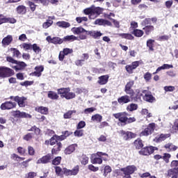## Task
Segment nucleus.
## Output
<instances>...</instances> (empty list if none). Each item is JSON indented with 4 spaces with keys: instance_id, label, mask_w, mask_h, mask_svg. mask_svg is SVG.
Returning a JSON list of instances; mask_svg holds the SVG:
<instances>
[{
    "instance_id": "1",
    "label": "nucleus",
    "mask_w": 178,
    "mask_h": 178,
    "mask_svg": "<svg viewBox=\"0 0 178 178\" xmlns=\"http://www.w3.org/2000/svg\"><path fill=\"white\" fill-rule=\"evenodd\" d=\"M60 148H62V143H57L56 145H55L54 148L51 150V154H47L42 156L37 161L36 163H49V162L54 159V154H56L58 151H60Z\"/></svg>"
},
{
    "instance_id": "2",
    "label": "nucleus",
    "mask_w": 178,
    "mask_h": 178,
    "mask_svg": "<svg viewBox=\"0 0 178 178\" xmlns=\"http://www.w3.org/2000/svg\"><path fill=\"white\" fill-rule=\"evenodd\" d=\"M136 98H141V97H143V99L147 102H154L155 101V97H153L151 93L147 92V90L141 92L140 90H136Z\"/></svg>"
},
{
    "instance_id": "3",
    "label": "nucleus",
    "mask_w": 178,
    "mask_h": 178,
    "mask_svg": "<svg viewBox=\"0 0 178 178\" xmlns=\"http://www.w3.org/2000/svg\"><path fill=\"white\" fill-rule=\"evenodd\" d=\"M71 31L73 33V34L79 35V40H86L87 38V36L86 35H81V34H84V33H86L87 34V33H88V31H86L81 26L73 27L72 29H71Z\"/></svg>"
},
{
    "instance_id": "4",
    "label": "nucleus",
    "mask_w": 178,
    "mask_h": 178,
    "mask_svg": "<svg viewBox=\"0 0 178 178\" xmlns=\"http://www.w3.org/2000/svg\"><path fill=\"white\" fill-rule=\"evenodd\" d=\"M137 170V168L134 165H128L126 168H121V172H123L124 176L123 178H130V175H133Z\"/></svg>"
},
{
    "instance_id": "5",
    "label": "nucleus",
    "mask_w": 178,
    "mask_h": 178,
    "mask_svg": "<svg viewBox=\"0 0 178 178\" xmlns=\"http://www.w3.org/2000/svg\"><path fill=\"white\" fill-rule=\"evenodd\" d=\"M96 155L99 157H95L94 159H92L91 160L92 163H98L99 165H101V163H102V159L104 161H108V158L102 157V156H108V154L106 153L99 152L96 154Z\"/></svg>"
},
{
    "instance_id": "6",
    "label": "nucleus",
    "mask_w": 178,
    "mask_h": 178,
    "mask_svg": "<svg viewBox=\"0 0 178 178\" xmlns=\"http://www.w3.org/2000/svg\"><path fill=\"white\" fill-rule=\"evenodd\" d=\"M155 129V123L149 124L146 129L141 131L140 134V137L147 136L152 134Z\"/></svg>"
},
{
    "instance_id": "7",
    "label": "nucleus",
    "mask_w": 178,
    "mask_h": 178,
    "mask_svg": "<svg viewBox=\"0 0 178 178\" xmlns=\"http://www.w3.org/2000/svg\"><path fill=\"white\" fill-rule=\"evenodd\" d=\"M13 75V70L5 67H0V77H9Z\"/></svg>"
},
{
    "instance_id": "8",
    "label": "nucleus",
    "mask_w": 178,
    "mask_h": 178,
    "mask_svg": "<svg viewBox=\"0 0 178 178\" xmlns=\"http://www.w3.org/2000/svg\"><path fill=\"white\" fill-rule=\"evenodd\" d=\"M113 116L115 119H118L119 122H121V123H127V116H129V113L126 112L118 113L113 114Z\"/></svg>"
},
{
    "instance_id": "9",
    "label": "nucleus",
    "mask_w": 178,
    "mask_h": 178,
    "mask_svg": "<svg viewBox=\"0 0 178 178\" xmlns=\"http://www.w3.org/2000/svg\"><path fill=\"white\" fill-rule=\"evenodd\" d=\"M156 149H158V148L155 147H152V146L146 147L142 148L139 151V154L140 155H145V156L151 155V154H152L154 151H156Z\"/></svg>"
},
{
    "instance_id": "10",
    "label": "nucleus",
    "mask_w": 178,
    "mask_h": 178,
    "mask_svg": "<svg viewBox=\"0 0 178 178\" xmlns=\"http://www.w3.org/2000/svg\"><path fill=\"white\" fill-rule=\"evenodd\" d=\"M7 61L10 62V63H15L17 65L16 69L18 70H21L22 69H24L26 66H27L26 64H25L23 61H17L15 59L12 58V57H7Z\"/></svg>"
},
{
    "instance_id": "11",
    "label": "nucleus",
    "mask_w": 178,
    "mask_h": 178,
    "mask_svg": "<svg viewBox=\"0 0 178 178\" xmlns=\"http://www.w3.org/2000/svg\"><path fill=\"white\" fill-rule=\"evenodd\" d=\"M133 86H134V81H131L129 82H128L126 86H125V89H124V92H126V94H127L128 95H130V97H134L135 95V92L134 90L133 89H131V88L133 87Z\"/></svg>"
},
{
    "instance_id": "12",
    "label": "nucleus",
    "mask_w": 178,
    "mask_h": 178,
    "mask_svg": "<svg viewBox=\"0 0 178 178\" xmlns=\"http://www.w3.org/2000/svg\"><path fill=\"white\" fill-rule=\"evenodd\" d=\"M120 134L126 141H127V140H130L131 138H136V134L131 131H126L123 130L120 131Z\"/></svg>"
},
{
    "instance_id": "13",
    "label": "nucleus",
    "mask_w": 178,
    "mask_h": 178,
    "mask_svg": "<svg viewBox=\"0 0 178 178\" xmlns=\"http://www.w3.org/2000/svg\"><path fill=\"white\" fill-rule=\"evenodd\" d=\"M80 170V167L79 165L75 166L72 170H67L66 168L63 169L64 175L66 176H76Z\"/></svg>"
},
{
    "instance_id": "14",
    "label": "nucleus",
    "mask_w": 178,
    "mask_h": 178,
    "mask_svg": "<svg viewBox=\"0 0 178 178\" xmlns=\"http://www.w3.org/2000/svg\"><path fill=\"white\" fill-rule=\"evenodd\" d=\"M13 99L14 101H15V102H17L18 106H19V108H24V106H26V100L27 99L26 97H19V96H16V97H11V99Z\"/></svg>"
},
{
    "instance_id": "15",
    "label": "nucleus",
    "mask_w": 178,
    "mask_h": 178,
    "mask_svg": "<svg viewBox=\"0 0 178 178\" xmlns=\"http://www.w3.org/2000/svg\"><path fill=\"white\" fill-rule=\"evenodd\" d=\"M16 103L12 102H6L1 105V109L2 111H6V109H13V108L16 107Z\"/></svg>"
},
{
    "instance_id": "16",
    "label": "nucleus",
    "mask_w": 178,
    "mask_h": 178,
    "mask_svg": "<svg viewBox=\"0 0 178 178\" xmlns=\"http://www.w3.org/2000/svg\"><path fill=\"white\" fill-rule=\"evenodd\" d=\"M46 40L48 42H51V44H60L63 43V39H60L59 37L51 38V36H47Z\"/></svg>"
},
{
    "instance_id": "17",
    "label": "nucleus",
    "mask_w": 178,
    "mask_h": 178,
    "mask_svg": "<svg viewBox=\"0 0 178 178\" xmlns=\"http://www.w3.org/2000/svg\"><path fill=\"white\" fill-rule=\"evenodd\" d=\"M138 66H140V62L134 61L131 63V65H127L125 69L127 72L129 73V74H131L133 73V70H134V69H137Z\"/></svg>"
},
{
    "instance_id": "18",
    "label": "nucleus",
    "mask_w": 178,
    "mask_h": 178,
    "mask_svg": "<svg viewBox=\"0 0 178 178\" xmlns=\"http://www.w3.org/2000/svg\"><path fill=\"white\" fill-rule=\"evenodd\" d=\"M12 116L14 118H31V115L20 111H15L11 113Z\"/></svg>"
},
{
    "instance_id": "19",
    "label": "nucleus",
    "mask_w": 178,
    "mask_h": 178,
    "mask_svg": "<svg viewBox=\"0 0 178 178\" xmlns=\"http://www.w3.org/2000/svg\"><path fill=\"white\" fill-rule=\"evenodd\" d=\"M94 24L97 26H112V22H109L108 20L104 19H97L95 21Z\"/></svg>"
},
{
    "instance_id": "20",
    "label": "nucleus",
    "mask_w": 178,
    "mask_h": 178,
    "mask_svg": "<svg viewBox=\"0 0 178 178\" xmlns=\"http://www.w3.org/2000/svg\"><path fill=\"white\" fill-rule=\"evenodd\" d=\"M76 148H77V144L70 145L65 148L64 150V154H65V155H70L71 154H73L74 151H76Z\"/></svg>"
},
{
    "instance_id": "21",
    "label": "nucleus",
    "mask_w": 178,
    "mask_h": 178,
    "mask_svg": "<svg viewBox=\"0 0 178 178\" xmlns=\"http://www.w3.org/2000/svg\"><path fill=\"white\" fill-rule=\"evenodd\" d=\"M35 72L32 73V76L35 77H41L42 73L44 72V66L39 65L35 67Z\"/></svg>"
},
{
    "instance_id": "22",
    "label": "nucleus",
    "mask_w": 178,
    "mask_h": 178,
    "mask_svg": "<svg viewBox=\"0 0 178 178\" xmlns=\"http://www.w3.org/2000/svg\"><path fill=\"white\" fill-rule=\"evenodd\" d=\"M131 99L130 97L127 95L120 97L118 99V102L120 104V105H124V104H129Z\"/></svg>"
},
{
    "instance_id": "23",
    "label": "nucleus",
    "mask_w": 178,
    "mask_h": 178,
    "mask_svg": "<svg viewBox=\"0 0 178 178\" xmlns=\"http://www.w3.org/2000/svg\"><path fill=\"white\" fill-rule=\"evenodd\" d=\"M170 137V134H161L160 136H157L154 139V141L156 143H161V141H165L166 138H169Z\"/></svg>"
},
{
    "instance_id": "24",
    "label": "nucleus",
    "mask_w": 178,
    "mask_h": 178,
    "mask_svg": "<svg viewBox=\"0 0 178 178\" xmlns=\"http://www.w3.org/2000/svg\"><path fill=\"white\" fill-rule=\"evenodd\" d=\"M70 88H61L57 90L58 95H60L61 98H66L67 95V91H69Z\"/></svg>"
},
{
    "instance_id": "25",
    "label": "nucleus",
    "mask_w": 178,
    "mask_h": 178,
    "mask_svg": "<svg viewBox=\"0 0 178 178\" xmlns=\"http://www.w3.org/2000/svg\"><path fill=\"white\" fill-rule=\"evenodd\" d=\"M56 26L60 29H69L70 27V23L65 21H59L56 23Z\"/></svg>"
},
{
    "instance_id": "26",
    "label": "nucleus",
    "mask_w": 178,
    "mask_h": 178,
    "mask_svg": "<svg viewBox=\"0 0 178 178\" xmlns=\"http://www.w3.org/2000/svg\"><path fill=\"white\" fill-rule=\"evenodd\" d=\"M87 34L92 37V38H99V37L102 36V33L98 31H89Z\"/></svg>"
},
{
    "instance_id": "27",
    "label": "nucleus",
    "mask_w": 178,
    "mask_h": 178,
    "mask_svg": "<svg viewBox=\"0 0 178 178\" xmlns=\"http://www.w3.org/2000/svg\"><path fill=\"white\" fill-rule=\"evenodd\" d=\"M12 41H13V37H12L10 35H8L2 40L1 44L3 45H9Z\"/></svg>"
},
{
    "instance_id": "28",
    "label": "nucleus",
    "mask_w": 178,
    "mask_h": 178,
    "mask_svg": "<svg viewBox=\"0 0 178 178\" xmlns=\"http://www.w3.org/2000/svg\"><path fill=\"white\" fill-rule=\"evenodd\" d=\"M168 176L171 178H177L178 177V168L170 169L168 170Z\"/></svg>"
},
{
    "instance_id": "29",
    "label": "nucleus",
    "mask_w": 178,
    "mask_h": 178,
    "mask_svg": "<svg viewBox=\"0 0 178 178\" xmlns=\"http://www.w3.org/2000/svg\"><path fill=\"white\" fill-rule=\"evenodd\" d=\"M47 97L48 98H49V99H53V100H56V99H58L59 98V95H58V93L52 90H50L47 92Z\"/></svg>"
},
{
    "instance_id": "30",
    "label": "nucleus",
    "mask_w": 178,
    "mask_h": 178,
    "mask_svg": "<svg viewBox=\"0 0 178 178\" xmlns=\"http://www.w3.org/2000/svg\"><path fill=\"white\" fill-rule=\"evenodd\" d=\"M109 79V76L103 75L99 77L98 83L101 84V86H104V84H106L108 83V80Z\"/></svg>"
},
{
    "instance_id": "31",
    "label": "nucleus",
    "mask_w": 178,
    "mask_h": 178,
    "mask_svg": "<svg viewBox=\"0 0 178 178\" xmlns=\"http://www.w3.org/2000/svg\"><path fill=\"white\" fill-rule=\"evenodd\" d=\"M38 3H42L43 5H48L49 2L51 3H58V0H32Z\"/></svg>"
},
{
    "instance_id": "32",
    "label": "nucleus",
    "mask_w": 178,
    "mask_h": 178,
    "mask_svg": "<svg viewBox=\"0 0 178 178\" xmlns=\"http://www.w3.org/2000/svg\"><path fill=\"white\" fill-rule=\"evenodd\" d=\"M36 112L42 113V115H47L48 113V108L44 106H38L35 108Z\"/></svg>"
},
{
    "instance_id": "33",
    "label": "nucleus",
    "mask_w": 178,
    "mask_h": 178,
    "mask_svg": "<svg viewBox=\"0 0 178 178\" xmlns=\"http://www.w3.org/2000/svg\"><path fill=\"white\" fill-rule=\"evenodd\" d=\"M164 147L168 152L176 151V149H177V146L173 145L172 143H168L165 145Z\"/></svg>"
},
{
    "instance_id": "34",
    "label": "nucleus",
    "mask_w": 178,
    "mask_h": 178,
    "mask_svg": "<svg viewBox=\"0 0 178 178\" xmlns=\"http://www.w3.org/2000/svg\"><path fill=\"white\" fill-rule=\"evenodd\" d=\"M91 120L92 122H97V123H99L102 122V115L99 114H95L92 116Z\"/></svg>"
},
{
    "instance_id": "35",
    "label": "nucleus",
    "mask_w": 178,
    "mask_h": 178,
    "mask_svg": "<svg viewBox=\"0 0 178 178\" xmlns=\"http://www.w3.org/2000/svg\"><path fill=\"white\" fill-rule=\"evenodd\" d=\"M118 35L122 38H125V40H134V36L130 33H119Z\"/></svg>"
},
{
    "instance_id": "36",
    "label": "nucleus",
    "mask_w": 178,
    "mask_h": 178,
    "mask_svg": "<svg viewBox=\"0 0 178 178\" xmlns=\"http://www.w3.org/2000/svg\"><path fill=\"white\" fill-rule=\"evenodd\" d=\"M112 172V167L110 165H106L104 168L103 176L106 177L109 173Z\"/></svg>"
},
{
    "instance_id": "37",
    "label": "nucleus",
    "mask_w": 178,
    "mask_h": 178,
    "mask_svg": "<svg viewBox=\"0 0 178 178\" xmlns=\"http://www.w3.org/2000/svg\"><path fill=\"white\" fill-rule=\"evenodd\" d=\"M132 34H134L135 37L141 38L144 35V31L140 29H134Z\"/></svg>"
},
{
    "instance_id": "38",
    "label": "nucleus",
    "mask_w": 178,
    "mask_h": 178,
    "mask_svg": "<svg viewBox=\"0 0 178 178\" xmlns=\"http://www.w3.org/2000/svg\"><path fill=\"white\" fill-rule=\"evenodd\" d=\"M73 98H76V93L70 92V88H69L65 96V99H73Z\"/></svg>"
},
{
    "instance_id": "39",
    "label": "nucleus",
    "mask_w": 178,
    "mask_h": 178,
    "mask_svg": "<svg viewBox=\"0 0 178 178\" xmlns=\"http://www.w3.org/2000/svg\"><path fill=\"white\" fill-rule=\"evenodd\" d=\"M26 11L27 10L26 9V6H19L17 8V12L19 15H24V13H26Z\"/></svg>"
},
{
    "instance_id": "40",
    "label": "nucleus",
    "mask_w": 178,
    "mask_h": 178,
    "mask_svg": "<svg viewBox=\"0 0 178 178\" xmlns=\"http://www.w3.org/2000/svg\"><path fill=\"white\" fill-rule=\"evenodd\" d=\"M143 30L147 35H149L151 32L154 31V26H146L143 28Z\"/></svg>"
},
{
    "instance_id": "41",
    "label": "nucleus",
    "mask_w": 178,
    "mask_h": 178,
    "mask_svg": "<svg viewBox=\"0 0 178 178\" xmlns=\"http://www.w3.org/2000/svg\"><path fill=\"white\" fill-rule=\"evenodd\" d=\"M79 38L71 35H67L63 38V41H76L78 40Z\"/></svg>"
},
{
    "instance_id": "42",
    "label": "nucleus",
    "mask_w": 178,
    "mask_h": 178,
    "mask_svg": "<svg viewBox=\"0 0 178 178\" xmlns=\"http://www.w3.org/2000/svg\"><path fill=\"white\" fill-rule=\"evenodd\" d=\"M134 145L138 149H140V148H143V147H144V145L143 144V140H141L140 139L136 140L134 141Z\"/></svg>"
},
{
    "instance_id": "43",
    "label": "nucleus",
    "mask_w": 178,
    "mask_h": 178,
    "mask_svg": "<svg viewBox=\"0 0 178 178\" xmlns=\"http://www.w3.org/2000/svg\"><path fill=\"white\" fill-rule=\"evenodd\" d=\"M138 106L136 104H131L127 107V111L129 112H133V111H137Z\"/></svg>"
},
{
    "instance_id": "44",
    "label": "nucleus",
    "mask_w": 178,
    "mask_h": 178,
    "mask_svg": "<svg viewBox=\"0 0 178 178\" xmlns=\"http://www.w3.org/2000/svg\"><path fill=\"white\" fill-rule=\"evenodd\" d=\"M140 113L143 115V116H147V118H152V113H149L147 108H143L140 111Z\"/></svg>"
},
{
    "instance_id": "45",
    "label": "nucleus",
    "mask_w": 178,
    "mask_h": 178,
    "mask_svg": "<svg viewBox=\"0 0 178 178\" xmlns=\"http://www.w3.org/2000/svg\"><path fill=\"white\" fill-rule=\"evenodd\" d=\"M154 42H155V40L152 39L147 41V47H148L149 51H154Z\"/></svg>"
},
{
    "instance_id": "46",
    "label": "nucleus",
    "mask_w": 178,
    "mask_h": 178,
    "mask_svg": "<svg viewBox=\"0 0 178 178\" xmlns=\"http://www.w3.org/2000/svg\"><path fill=\"white\" fill-rule=\"evenodd\" d=\"M56 136H53L49 140H46L45 144H50V145H55L58 141L56 140Z\"/></svg>"
},
{
    "instance_id": "47",
    "label": "nucleus",
    "mask_w": 178,
    "mask_h": 178,
    "mask_svg": "<svg viewBox=\"0 0 178 178\" xmlns=\"http://www.w3.org/2000/svg\"><path fill=\"white\" fill-rule=\"evenodd\" d=\"M76 110L69 111L68 112L64 114V119H70L73 113H76Z\"/></svg>"
},
{
    "instance_id": "48",
    "label": "nucleus",
    "mask_w": 178,
    "mask_h": 178,
    "mask_svg": "<svg viewBox=\"0 0 178 178\" xmlns=\"http://www.w3.org/2000/svg\"><path fill=\"white\" fill-rule=\"evenodd\" d=\"M52 24H54V21L49 19L42 24V27L43 29H48V27H51Z\"/></svg>"
},
{
    "instance_id": "49",
    "label": "nucleus",
    "mask_w": 178,
    "mask_h": 178,
    "mask_svg": "<svg viewBox=\"0 0 178 178\" xmlns=\"http://www.w3.org/2000/svg\"><path fill=\"white\" fill-rule=\"evenodd\" d=\"M92 12L97 16H99L102 13V8L99 7L92 8Z\"/></svg>"
},
{
    "instance_id": "50",
    "label": "nucleus",
    "mask_w": 178,
    "mask_h": 178,
    "mask_svg": "<svg viewBox=\"0 0 178 178\" xmlns=\"http://www.w3.org/2000/svg\"><path fill=\"white\" fill-rule=\"evenodd\" d=\"M11 158L12 159H16L17 162H20V161H24L25 159L24 157H20L16 154H13L11 155Z\"/></svg>"
},
{
    "instance_id": "51",
    "label": "nucleus",
    "mask_w": 178,
    "mask_h": 178,
    "mask_svg": "<svg viewBox=\"0 0 178 178\" xmlns=\"http://www.w3.org/2000/svg\"><path fill=\"white\" fill-rule=\"evenodd\" d=\"M98 141H101L102 143H111V140L107 139L106 136L104 135H101L100 137L98 138Z\"/></svg>"
},
{
    "instance_id": "52",
    "label": "nucleus",
    "mask_w": 178,
    "mask_h": 178,
    "mask_svg": "<svg viewBox=\"0 0 178 178\" xmlns=\"http://www.w3.org/2000/svg\"><path fill=\"white\" fill-rule=\"evenodd\" d=\"M32 48L35 54H40V52H41V48H40L37 44H33Z\"/></svg>"
},
{
    "instance_id": "53",
    "label": "nucleus",
    "mask_w": 178,
    "mask_h": 178,
    "mask_svg": "<svg viewBox=\"0 0 178 178\" xmlns=\"http://www.w3.org/2000/svg\"><path fill=\"white\" fill-rule=\"evenodd\" d=\"M176 90V88L175 86H165L164 90L165 92H172V91H175Z\"/></svg>"
},
{
    "instance_id": "54",
    "label": "nucleus",
    "mask_w": 178,
    "mask_h": 178,
    "mask_svg": "<svg viewBox=\"0 0 178 178\" xmlns=\"http://www.w3.org/2000/svg\"><path fill=\"white\" fill-rule=\"evenodd\" d=\"M60 161H62V157L57 156L52 161L53 165H59L60 163Z\"/></svg>"
},
{
    "instance_id": "55",
    "label": "nucleus",
    "mask_w": 178,
    "mask_h": 178,
    "mask_svg": "<svg viewBox=\"0 0 178 178\" xmlns=\"http://www.w3.org/2000/svg\"><path fill=\"white\" fill-rule=\"evenodd\" d=\"M77 23H81L82 22H88V18L86 17H78L76 18Z\"/></svg>"
},
{
    "instance_id": "56",
    "label": "nucleus",
    "mask_w": 178,
    "mask_h": 178,
    "mask_svg": "<svg viewBox=\"0 0 178 178\" xmlns=\"http://www.w3.org/2000/svg\"><path fill=\"white\" fill-rule=\"evenodd\" d=\"M29 131H35V134L37 136H38V134H40L41 130L40 129V128H38L35 126H34L31 129H29Z\"/></svg>"
},
{
    "instance_id": "57",
    "label": "nucleus",
    "mask_w": 178,
    "mask_h": 178,
    "mask_svg": "<svg viewBox=\"0 0 178 178\" xmlns=\"http://www.w3.org/2000/svg\"><path fill=\"white\" fill-rule=\"evenodd\" d=\"M22 48L25 49V51H28L29 49H31L32 45L31 44H27V43H23L21 45Z\"/></svg>"
},
{
    "instance_id": "58",
    "label": "nucleus",
    "mask_w": 178,
    "mask_h": 178,
    "mask_svg": "<svg viewBox=\"0 0 178 178\" xmlns=\"http://www.w3.org/2000/svg\"><path fill=\"white\" fill-rule=\"evenodd\" d=\"M170 154L165 153L163 159L166 162V163H169V159H170Z\"/></svg>"
},
{
    "instance_id": "59",
    "label": "nucleus",
    "mask_w": 178,
    "mask_h": 178,
    "mask_svg": "<svg viewBox=\"0 0 178 178\" xmlns=\"http://www.w3.org/2000/svg\"><path fill=\"white\" fill-rule=\"evenodd\" d=\"M88 170H91L92 172H98L99 168L98 167L94 166L92 164L88 165Z\"/></svg>"
},
{
    "instance_id": "60",
    "label": "nucleus",
    "mask_w": 178,
    "mask_h": 178,
    "mask_svg": "<svg viewBox=\"0 0 178 178\" xmlns=\"http://www.w3.org/2000/svg\"><path fill=\"white\" fill-rule=\"evenodd\" d=\"M152 77V74H151V73L149 72H147L144 74V79L145 80V81H149V80H151Z\"/></svg>"
},
{
    "instance_id": "61",
    "label": "nucleus",
    "mask_w": 178,
    "mask_h": 178,
    "mask_svg": "<svg viewBox=\"0 0 178 178\" xmlns=\"http://www.w3.org/2000/svg\"><path fill=\"white\" fill-rule=\"evenodd\" d=\"M81 163L82 165H87V163H88V157L86 156H83Z\"/></svg>"
},
{
    "instance_id": "62",
    "label": "nucleus",
    "mask_w": 178,
    "mask_h": 178,
    "mask_svg": "<svg viewBox=\"0 0 178 178\" xmlns=\"http://www.w3.org/2000/svg\"><path fill=\"white\" fill-rule=\"evenodd\" d=\"M83 130H76L74 131V136L76 137H83Z\"/></svg>"
},
{
    "instance_id": "63",
    "label": "nucleus",
    "mask_w": 178,
    "mask_h": 178,
    "mask_svg": "<svg viewBox=\"0 0 178 178\" xmlns=\"http://www.w3.org/2000/svg\"><path fill=\"white\" fill-rule=\"evenodd\" d=\"M83 127H86V122H84V121L79 122L77 125V129H83Z\"/></svg>"
},
{
    "instance_id": "64",
    "label": "nucleus",
    "mask_w": 178,
    "mask_h": 178,
    "mask_svg": "<svg viewBox=\"0 0 178 178\" xmlns=\"http://www.w3.org/2000/svg\"><path fill=\"white\" fill-rule=\"evenodd\" d=\"M94 111H95V108L94 107H90L88 108H86L84 110V113L87 114V113H92V112H94Z\"/></svg>"
}]
</instances>
